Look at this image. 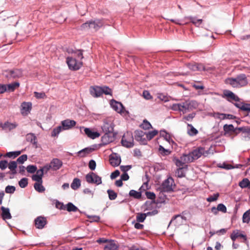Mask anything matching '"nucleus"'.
Listing matches in <instances>:
<instances>
[{
    "label": "nucleus",
    "mask_w": 250,
    "mask_h": 250,
    "mask_svg": "<svg viewBox=\"0 0 250 250\" xmlns=\"http://www.w3.org/2000/svg\"><path fill=\"white\" fill-rule=\"evenodd\" d=\"M224 95L225 96L229 98L230 99L235 101H238L239 100V98L238 97L236 96L232 92L226 90L224 91Z\"/></svg>",
    "instance_id": "29"
},
{
    "label": "nucleus",
    "mask_w": 250,
    "mask_h": 250,
    "mask_svg": "<svg viewBox=\"0 0 250 250\" xmlns=\"http://www.w3.org/2000/svg\"><path fill=\"white\" fill-rule=\"evenodd\" d=\"M42 182L35 183L34 184L35 189L39 192H42L45 190V188L42 185Z\"/></svg>",
    "instance_id": "40"
},
{
    "label": "nucleus",
    "mask_w": 250,
    "mask_h": 250,
    "mask_svg": "<svg viewBox=\"0 0 250 250\" xmlns=\"http://www.w3.org/2000/svg\"><path fill=\"white\" fill-rule=\"evenodd\" d=\"M6 90L8 92H12L16 88H18L20 86V83L18 82H15L8 84H6Z\"/></svg>",
    "instance_id": "34"
},
{
    "label": "nucleus",
    "mask_w": 250,
    "mask_h": 250,
    "mask_svg": "<svg viewBox=\"0 0 250 250\" xmlns=\"http://www.w3.org/2000/svg\"><path fill=\"white\" fill-rule=\"evenodd\" d=\"M210 150V148L208 150H205L204 148L199 147L198 149H195L188 154H187L188 156L187 160L188 161L192 162L194 160L198 159L202 155H203L205 157L208 156L209 154L211 153Z\"/></svg>",
    "instance_id": "3"
},
{
    "label": "nucleus",
    "mask_w": 250,
    "mask_h": 250,
    "mask_svg": "<svg viewBox=\"0 0 250 250\" xmlns=\"http://www.w3.org/2000/svg\"><path fill=\"white\" fill-rule=\"evenodd\" d=\"M1 209L2 211L1 216L3 220L10 219L11 218V215L10 213V210L7 208L1 207Z\"/></svg>",
    "instance_id": "23"
},
{
    "label": "nucleus",
    "mask_w": 250,
    "mask_h": 250,
    "mask_svg": "<svg viewBox=\"0 0 250 250\" xmlns=\"http://www.w3.org/2000/svg\"><path fill=\"white\" fill-rule=\"evenodd\" d=\"M50 165L52 169L56 170L59 169L62 166V162L58 159H53L50 162Z\"/></svg>",
    "instance_id": "21"
},
{
    "label": "nucleus",
    "mask_w": 250,
    "mask_h": 250,
    "mask_svg": "<svg viewBox=\"0 0 250 250\" xmlns=\"http://www.w3.org/2000/svg\"><path fill=\"white\" fill-rule=\"evenodd\" d=\"M18 126L16 123H10L6 122L2 125V127L3 129H7L9 130L15 128Z\"/></svg>",
    "instance_id": "32"
},
{
    "label": "nucleus",
    "mask_w": 250,
    "mask_h": 250,
    "mask_svg": "<svg viewBox=\"0 0 250 250\" xmlns=\"http://www.w3.org/2000/svg\"><path fill=\"white\" fill-rule=\"evenodd\" d=\"M69 53L73 54V57H77L78 59H82L83 58V53L81 50L73 51L72 49L68 51Z\"/></svg>",
    "instance_id": "41"
},
{
    "label": "nucleus",
    "mask_w": 250,
    "mask_h": 250,
    "mask_svg": "<svg viewBox=\"0 0 250 250\" xmlns=\"http://www.w3.org/2000/svg\"><path fill=\"white\" fill-rule=\"evenodd\" d=\"M218 211H221L223 213L227 212V208L226 206L223 204H219L217 206Z\"/></svg>",
    "instance_id": "56"
},
{
    "label": "nucleus",
    "mask_w": 250,
    "mask_h": 250,
    "mask_svg": "<svg viewBox=\"0 0 250 250\" xmlns=\"http://www.w3.org/2000/svg\"><path fill=\"white\" fill-rule=\"evenodd\" d=\"M28 184V179L26 178H22L19 182V185L21 188H24Z\"/></svg>",
    "instance_id": "48"
},
{
    "label": "nucleus",
    "mask_w": 250,
    "mask_h": 250,
    "mask_svg": "<svg viewBox=\"0 0 250 250\" xmlns=\"http://www.w3.org/2000/svg\"><path fill=\"white\" fill-rule=\"evenodd\" d=\"M242 221L243 223H249L250 221V208L246 211L243 215Z\"/></svg>",
    "instance_id": "39"
},
{
    "label": "nucleus",
    "mask_w": 250,
    "mask_h": 250,
    "mask_svg": "<svg viewBox=\"0 0 250 250\" xmlns=\"http://www.w3.org/2000/svg\"><path fill=\"white\" fill-rule=\"evenodd\" d=\"M8 167L11 171L13 174H16L17 173L16 168L17 167V163L16 161H11L8 163Z\"/></svg>",
    "instance_id": "30"
},
{
    "label": "nucleus",
    "mask_w": 250,
    "mask_h": 250,
    "mask_svg": "<svg viewBox=\"0 0 250 250\" xmlns=\"http://www.w3.org/2000/svg\"><path fill=\"white\" fill-rule=\"evenodd\" d=\"M174 183L173 179L171 177L168 178L162 183L161 188L162 191H170L172 190V186Z\"/></svg>",
    "instance_id": "10"
},
{
    "label": "nucleus",
    "mask_w": 250,
    "mask_h": 250,
    "mask_svg": "<svg viewBox=\"0 0 250 250\" xmlns=\"http://www.w3.org/2000/svg\"><path fill=\"white\" fill-rule=\"evenodd\" d=\"M27 159V155L26 154H23L20 157H19L17 160V163H19V164H22L24 163V162L25 161H26Z\"/></svg>",
    "instance_id": "49"
},
{
    "label": "nucleus",
    "mask_w": 250,
    "mask_h": 250,
    "mask_svg": "<svg viewBox=\"0 0 250 250\" xmlns=\"http://www.w3.org/2000/svg\"><path fill=\"white\" fill-rule=\"evenodd\" d=\"M26 139L28 142H30L33 145L35 146L36 147H37V137L34 134H33V133L27 134L26 136Z\"/></svg>",
    "instance_id": "27"
},
{
    "label": "nucleus",
    "mask_w": 250,
    "mask_h": 250,
    "mask_svg": "<svg viewBox=\"0 0 250 250\" xmlns=\"http://www.w3.org/2000/svg\"><path fill=\"white\" fill-rule=\"evenodd\" d=\"M176 175L178 177H183L185 176V174L184 173L183 168H179L177 169L176 171Z\"/></svg>",
    "instance_id": "55"
},
{
    "label": "nucleus",
    "mask_w": 250,
    "mask_h": 250,
    "mask_svg": "<svg viewBox=\"0 0 250 250\" xmlns=\"http://www.w3.org/2000/svg\"><path fill=\"white\" fill-rule=\"evenodd\" d=\"M189 69L192 71H201L205 70L204 66L201 64H189L188 65Z\"/></svg>",
    "instance_id": "25"
},
{
    "label": "nucleus",
    "mask_w": 250,
    "mask_h": 250,
    "mask_svg": "<svg viewBox=\"0 0 250 250\" xmlns=\"http://www.w3.org/2000/svg\"><path fill=\"white\" fill-rule=\"evenodd\" d=\"M34 95L37 99H43L46 97V95L44 92H34Z\"/></svg>",
    "instance_id": "58"
},
{
    "label": "nucleus",
    "mask_w": 250,
    "mask_h": 250,
    "mask_svg": "<svg viewBox=\"0 0 250 250\" xmlns=\"http://www.w3.org/2000/svg\"><path fill=\"white\" fill-rule=\"evenodd\" d=\"M85 179L86 182L89 184L94 183L98 185L102 183L101 177L93 172H89L86 174Z\"/></svg>",
    "instance_id": "9"
},
{
    "label": "nucleus",
    "mask_w": 250,
    "mask_h": 250,
    "mask_svg": "<svg viewBox=\"0 0 250 250\" xmlns=\"http://www.w3.org/2000/svg\"><path fill=\"white\" fill-rule=\"evenodd\" d=\"M122 144L123 146L126 147H131L134 146V139L132 133L130 132H127L123 136Z\"/></svg>",
    "instance_id": "6"
},
{
    "label": "nucleus",
    "mask_w": 250,
    "mask_h": 250,
    "mask_svg": "<svg viewBox=\"0 0 250 250\" xmlns=\"http://www.w3.org/2000/svg\"><path fill=\"white\" fill-rule=\"evenodd\" d=\"M105 245L104 250H117L118 246L116 243L113 240H110Z\"/></svg>",
    "instance_id": "24"
},
{
    "label": "nucleus",
    "mask_w": 250,
    "mask_h": 250,
    "mask_svg": "<svg viewBox=\"0 0 250 250\" xmlns=\"http://www.w3.org/2000/svg\"><path fill=\"white\" fill-rule=\"evenodd\" d=\"M76 122L74 120L66 119L61 122L62 127L63 130H67L71 128L76 125Z\"/></svg>",
    "instance_id": "14"
},
{
    "label": "nucleus",
    "mask_w": 250,
    "mask_h": 250,
    "mask_svg": "<svg viewBox=\"0 0 250 250\" xmlns=\"http://www.w3.org/2000/svg\"><path fill=\"white\" fill-rule=\"evenodd\" d=\"M109 161L110 164L113 167L119 166L121 161L120 157L116 153H113L110 155Z\"/></svg>",
    "instance_id": "17"
},
{
    "label": "nucleus",
    "mask_w": 250,
    "mask_h": 250,
    "mask_svg": "<svg viewBox=\"0 0 250 250\" xmlns=\"http://www.w3.org/2000/svg\"><path fill=\"white\" fill-rule=\"evenodd\" d=\"M238 237H240L241 238H244V240L246 242L247 241V237L246 235L239 233V231L238 230H234L231 235L230 238L232 239V241H234Z\"/></svg>",
    "instance_id": "26"
},
{
    "label": "nucleus",
    "mask_w": 250,
    "mask_h": 250,
    "mask_svg": "<svg viewBox=\"0 0 250 250\" xmlns=\"http://www.w3.org/2000/svg\"><path fill=\"white\" fill-rule=\"evenodd\" d=\"M241 109L248 111L249 112V115L250 116V104H246L242 105Z\"/></svg>",
    "instance_id": "64"
},
{
    "label": "nucleus",
    "mask_w": 250,
    "mask_h": 250,
    "mask_svg": "<svg viewBox=\"0 0 250 250\" xmlns=\"http://www.w3.org/2000/svg\"><path fill=\"white\" fill-rule=\"evenodd\" d=\"M65 208V210H67L69 212L70 211H77L78 210V208L77 207L71 203H68L67 204L65 205V208Z\"/></svg>",
    "instance_id": "36"
},
{
    "label": "nucleus",
    "mask_w": 250,
    "mask_h": 250,
    "mask_svg": "<svg viewBox=\"0 0 250 250\" xmlns=\"http://www.w3.org/2000/svg\"><path fill=\"white\" fill-rule=\"evenodd\" d=\"M81 186V181L78 178H75L71 184V188L74 190H76Z\"/></svg>",
    "instance_id": "37"
},
{
    "label": "nucleus",
    "mask_w": 250,
    "mask_h": 250,
    "mask_svg": "<svg viewBox=\"0 0 250 250\" xmlns=\"http://www.w3.org/2000/svg\"><path fill=\"white\" fill-rule=\"evenodd\" d=\"M114 140L113 133H105L102 137V141L103 144L106 145L112 142Z\"/></svg>",
    "instance_id": "18"
},
{
    "label": "nucleus",
    "mask_w": 250,
    "mask_h": 250,
    "mask_svg": "<svg viewBox=\"0 0 250 250\" xmlns=\"http://www.w3.org/2000/svg\"><path fill=\"white\" fill-rule=\"evenodd\" d=\"M111 89L107 86H91L90 88V92L91 95L94 97H99L103 94L105 95H111Z\"/></svg>",
    "instance_id": "4"
},
{
    "label": "nucleus",
    "mask_w": 250,
    "mask_h": 250,
    "mask_svg": "<svg viewBox=\"0 0 250 250\" xmlns=\"http://www.w3.org/2000/svg\"><path fill=\"white\" fill-rule=\"evenodd\" d=\"M8 167V162L6 160H2L0 161V168L1 170L5 169Z\"/></svg>",
    "instance_id": "57"
},
{
    "label": "nucleus",
    "mask_w": 250,
    "mask_h": 250,
    "mask_svg": "<svg viewBox=\"0 0 250 250\" xmlns=\"http://www.w3.org/2000/svg\"><path fill=\"white\" fill-rule=\"evenodd\" d=\"M103 22L101 20L96 19L94 21H90L83 23L81 25V28L83 30L92 29L95 31H97L103 26Z\"/></svg>",
    "instance_id": "5"
},
{
    "label": "nucleus",
    "mask_w": 250,
    "mask_h": 250,
    "mask_svg": "<svg viewBox=\"0 0 250 250\" xmlns=\"http://www.w3.org/2000/svg\"><path fill=\"white\" fill-rule=\"evenodd\" d=\"M21 152H22V151H16L9 152H7L5 154V156L14 159L16 157H17V156H18L19 155H20Z\"/></svg>",
    "instance_id": "38"
},
{
    "label": "nucleus",
    "mask_w": 250,
    "mask_h": 250,
    "mask_svg": "<svg viewBox=\"0 0 250 250\" xmlns=\"http://www.w3.org/2000/svg\"><path fill=\"white\" fill-rule=\"evenodd\" d=\"M145 133L142 130H136L135 131V139L141 144L145 145L147 143Z\"/></svg>",
    "instance_id": "11"
},
{
    "label": "nucleus",
    "mask_w": 250,
    "mask_h": 250,
    "mask_svg": "<svg viewBox=\"0 0 250 250\" xmlns=\"http://www.w3.org/2000/svg\"><path fill=\"white\" fill-rule=\"evenodd\" d=\"M111 106L113 109L118 113L120 114H124V113L126 112V111L123 104L120 102L113 100L111 102Z\"/></svg>",
    "instance_id": "12"
},
{
    "label": "nucleus",
    "mask_w": 250,
    "mask_h": 250,
    "mask_svg": "<svg viewBox=\"0 0 250 250\" xmlns=\"http://www.w3.org/2000/svg\"><path fill=\"white\" fill-rule=\"evenodd\" d=\"M225 83L234 88H240L246 86L248 84V81L246 75L242 74L235 78H229L226 79Z\"/></svg>",
    "instance_id": "2"
},
{
    "label": "nucleus",
    "mask_w": 250,
    "mask_h": 250,
    "mask_svg": "<svg viewBox=\"0 0 250 250\" xmlns=\"http://www.w3.org/2000/svg\"><path fill=\"white\" fill-rule=\"evenodd\" d=\"M10 75L13 78H19L22 76V72L20 69H14L10 71Z\"/></svg>",
    "instance_id": "31"
},
{
    "label": "nucleus",
    "mask_w": 250,
    "mask_h": 250,
    "mask_svg": "<svg viewBox=\"0 0 250 250\" xmlns=\"http://www.w3.org/2000/svg\"><path fill=\"white\" fill-rule=\"evenodd\" d=\"M250 182L249 179L246 178L243 179L239 183V186L242 188H245L249 186Z\"/></svg>",
    "instance_id": "46"
},
{
    "label": "nucleus",
    "mask_w": 250,
    "mask_h": 250,
    "mask_svg": "<svg viewBox=\"0 0 250 250\" xmlns=\"http://www.w3.org/2000/svg\"><path fill=\"white\" fill-rule=\"evenodd\" d=\"M32 104L30 103H23L21 105V113L23 115H27L31 109Z\"/></svg>",
    "instance_id": "19"
},
{
    "label": "nucleus",
    "mask_w": 250,
    "mask_h": 250,
    "mask_svg": "<svg viewBox=\"0 0 250 250\" xmlns=\"http://www.w3.org/2000/svg\"><path fill=\"white\" fill-rule=\"evenodd\" d=\"M146 196L148 199H154L155 198V194L152 192H146Z\"/></svg>",
    "instance_id": "63"
},
{
    "label": "nucleus",
    "mask_w": 250,
    "mask_h": 250,
    "mask_svg": "<svg viewBox=\"0 0 250 250\" xmlns=\"http://www.w3.org/2000/svg\"><path fill=\"white\" fill-rule=\"evenodd\" d=\"M219 197V194H213L212 196H210V197H208L207 199V200L208 202H211L216 201L218 197Z\"/></svg>",
    "instance_id": "59"
},
{
    "label": "nucleus",
    "mask_w": 250,
    "mask_h": 250,
    "mask_svg": "<svg viewBox=\"0 0 250 250\" xmlns=\"http://www.w3.org/2000/svg\"><path fill=\"white\" fill-rule=\"evenodd\" d=\"M62 130L63 129L62 126H59L54 128L52 132L51 136L52 137L57 136Z\"/></svg>",
    "instance_id": "47"
},
{
    "label": "nucleus",
    "mask_w": 250,
    "mask_h": 250,
    "mask_svg": "<svg viewBox=\"0 0 250 250\" xmlns=\"http://www.w3.org/2000/svg\"><path fill=\"white\" fill-rule=\"evenodd\" d=\"M159 151L164 155H167L170 153V151L168 149L164 148L162 146H160L159 147Z\"/></svg>",
    "instance_id": "54"
},
{
    "label": "nucleus",
    "mask_w": 250,
    "mask_h": 250,
    "mask_svg": "<svg viewBox=\"0 0 250 250\" xmlns=\"http://www.w3.org/2000/svg\"><path fill=\"white\" fill-rule=\"evenodd\" d=\"M184 217L180 215H175L173 217L169 224L173 223L175 226H177L183 223Z\"/></svg>",
    "instance_id": "22"
},
{
    "label": "nucleus",
    "mask_w": 250,
    "mask_h": 250,
    "mask_svg": "<svg viewBox=\"0 0 250 250\" xmlns=\"http://www.w3.org/2000/svg\"><path fill=\"white\" fill-rule=\"evenodd\" d=\"M225 134L230 132L235 134H237L240 131L243 130L242 127L234 128L232 125H225L223 126Z\"/></svg>",
    "instance_id": "13"
},
{
    "label": "nucleus",
    "mask_w": 250,
    "mask_h": 250,
    "mask_svg": "<svg viewBox=\"0 0 250 250\" xmlns=\"http://www.w3.org/2000/svg\"><path fill=\"white\" fill-rule=\"evenodd\" d=\"M188 19H189L190 21L196 26H198L200 25L202 22V19H196L195 18L193 17H187Z\"/></svg>",
    "instance_id": "43"
},
{
    "label": "nucleus",
    "mask_w": 250,
    "mask_h": 250,
    "mask_svg": "<svg viewBox=\"0 0 250 250\" xmlns=\"http://www.w3.org/2000/svg\"><path fill=\"white\" fill-rule=\"evenodd\" d=\"M195 113H192L191 114H188L187 116H184L183 117V119L187 120V121H191L193 119V118L195 117Z\"/></svg>",
    "instance_id": "61"
},
{
    "label": "nucleus",
    "mask_w": 250,
    "mask_h": 250,
    "mask_svg": "<svg viewBox=\"0 0 250 250\" xmlns=\"http://www.w3.org/2000/svg\"><path fill=\"white\" fill-rule=\"evenodd\" d=\"M84 131L85 134L90 138L94 139L99 137L100 134L98 132L93 131L90 128H84Z\"/></svg>",
    "instance_id": "20"
},
{
    "label": "nucleus",
    "mask_w": 250,
    "mask_h": 250,
    "mask_svg": "<svg viewBox=\"0 0 250 250\" xmlns=\"http://www.w3.org/2000/svg\"><path fill=\"white\" fill-rule=\"evenodd\" d=\"M129 194L130 196L133 197L136 199H139L141 197V193L135 190H131Z\"/></svg>",
    "instance_id": "45"
},
{
    "label": "nucleus",
    "mask_w": 250,
    "mask_h": 250,
    "mask_svg": "<svg viewBox=\"0 0 250 250\" xmlns=\"http://www.w3.org/2000/svg\"><path fill=\"white\" fill-rule=\"evenodd\" d=\"M37 167L33 165H29L26 167V170L28 172L30 173H33L37 170Z\"/></svg>",
    "instance_id": "53"
},
{
    "label": "nucleus",
    "mask_w": 250,
    "mask_h": 250,
    "mask_svg": "<svg viewBox=\"0 0 250 250\" xmlns=\"http://www.w3.org/2000/svg\"><path fill=\"white\" fill-rule=\"evenodd\" d=\"M114 125L113 120L111 118H108L104 120V124L102 129L104 133H113Z\"/></svg>",
    "instance_id": "7"
},
{
    "label": "nucleus",
    "mask_w": 250,
    "mask_h": 250,
    "mask_svg": "<svg viewBox=\"0 0 250 250\" xmlns=\"http://www.w3.org/2000/svg\"><path fill=\"white\" fill-rule=\"evenodd\" d=\"M188 133L190 136H194L196 135L198 131L191 124H188Z\"/></svg>",
    "instance_id": "35"
},
{
    "label": "nucleus",
    "mask_w": 250,
    "mask_h": 250,
    "mask_svg": "<svg viewBox=\"0 0 250 250\" xmlns=\"http://www.w3.org/2000/svg\"><path fill=\"white\" fill-rule=\"evenodd\" d=\"M142 127L144 129H148L151 127V125L149 122L146 120H144L143 124L141 125Z\"/></svg>",
    "instance_id": "51"
},
{
    "label": "nucleus",
    "mask_w": 250,
    "mask_h": 250,
    "mask_svg": "<svg viewBox=\"0 0 250 250\" xmlns=\"http://www.w3.org/2000/svg\"><path fill=\"white\" fill-rule=\"evenodd\" d=\"M88 166H89V168L91 170H94L95 169L96 166V164L95 161L93 160H90L89 162Z\"/></svg>",
    "instance_id": "62"
},
{
    "label": "nucleus",
    "mask_w": 250,
    "mask_h": 250,
    "mask_svg": "<svg viewBox=\"0 0 250 250\" xmlns=\"http://www.w3.org/2000/svg\"><path fill=\"white\" fill-rule=\"evenodd\" d=\"M66 62L69 69L73 70H78L82 66V62L77 61L73 57H68L66 59Z\"/></svg>",
    "instance_id": "8"
},
{
    "label": "nucleus",
    "mask_w": 250,
    "mask_h": 250,
    "mask_svg": "<svg viewBox=\"0 0 250 250\" xmlns=\"http://www.w3.org/2000/svg\"><path fill=\"white\" fill-rule=\"evenodd\" d=\"M93 149L91 148H85L79 151L78 153L81 157H84L91 153Z\"/></svg>",
    "instance_id": "33"
},
{
    "label": "nucleus",
    "mask_w": 250,
    "mask_h": 250,
    "mask_svg": "<svg viewBox=\"0 0 250 250\" xmlns=\"http://www.w3.org/2000/svg\"><path fill=\"white\" fill-rule=\"evenodd\" d=\"M16 190V188L14 186H8L5 188V192L7 193H13Z\"/></svg>",
    "instance_id": "52"
},
{
    "label": "nucleus",
    "mask_w": 250,
    "mask_h": 250,
    "mask_svg": "<svg viewBox=\"0 0 250 250\" xmlns=\"http://www.w3.org/2000/svg\"><path fill=\"white\" fill-rule=\"evenodd\" d=\"M188 156L187 154H183L181 157L180 159H175V163L176 165L179 167V168H182L184 166V165L186 163H190V161H188L187 160V158Z\"/></svg>",
    "instance_id": "16"
},
{
    "label": "nucleus",
    "mask_w": 250,
    "mask_h": 250,
    "mask_svg": "<svg viewBox=\"0 0 250 250\" xmlns=\"http://www.w3.org/2000/svg\"><path fill=\"white\" fill-rule=\"evenodd\" d=\"M50 169H52V167L50 166V165H46L45 166H44V167H43L42 168L40 169L39 170H41L42 171V174H43L44 172L45 173H46Z\"/></svg>",
    "instance_id": "60"
},
{
    "label": "nucleus",
    "mask_w": 250,
    "mask_h": 250,
    "mask_svg": "<svg viewBox=\"0 0 250 250\" xmlns=\"http://www.w3.org/2000/svg\"><path fill=\"white\" fill-rule=\"evenodd\" d=\"M158 133V131L156 130L150 131L147 133H145L147 140H150Z\"/></svg>",
    "instance_id": "44"
},
{
    "label": "nucleus",
    "mask_w": 250,
    "mask_h": 250,
    "mask_svg": "<svg viewBox=\"0 0 250 250\" xmlns=\"http://www.w3.org/2000/svg\"><path fill=\"white\" fill-rule=\"evenodd\" d=\"M147 213H138L136 216V220L138 222H143L146 218Z\"/></svg>",
    "instance_id": "42"
},
{
    "label": "nucleus",
    "mask_w": 250,
    "mask_h": 250,
    "mask_svg": "<svg viewBox=\"0 0 250 250\" xmlns=\"http://www.w3.org/2000/svg\"><path fill=\"white\" fill-rule=\"evenodd\" d=\"M43 175L42 170H38L37 171L36 174L32 176V180L36 181V183L42 182V178Z\"/></svg>",
    "instance_id": "28"
},
{
    "label": "nucleus",
    "mask_w": 250,
    "mask_h": 250,
    "mask_svg": "<svg viewBox=\"0 0 250 250\" xmlns=\"http://www.w3.org/2000/svg\"><path fill=\"white\" fill-rule=\"evenodd\" d=\"M198 106V103L194 100H187L184 102L172 104L170 108L175 111H179L185 114Z\"/></svg>",
    "instance_id": "1"
},
{
    "label": "nucleus",
    "mask_w": 250,
    "mask_h": 250,
    "mask_svg": "<svg viewBox=\"0 0 250 250\" xmlns=\"http://www.w3.org/2000/svg\"><path fill=\"white\" fill-rule=\"evenodd\" d=\"M46 224V220L43 217L39 216L35 220V227L38 229H42Z\"/></svg>",
    "instance_id": "15"
},
{
    "label": "nucleus",
    "mask_w": 250,
    "mask_h": 250,
    "mask_svg": "<svg viewBox=\"0 0 250 250\" xmlns=\"http://www.w3.org/2000/svg\"><path fill=\"white\" fill-rule=\"evenodd\" d=\"M109 198L110 200H114L117 197V194L112 190L108 189L107 190Z\"/></svg>",
    "instance_id": "50"
}]
</instances>
